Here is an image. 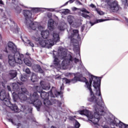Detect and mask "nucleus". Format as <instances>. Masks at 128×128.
Segmentation results:
<instances>
[{
    "instance_id": "obj_18",
    "label": "nucleus",
    "mask_w": 128,
    "mask_h": 128,
    "mask_svg": "<svg viewBox=\"0 0 128 128\" xmlns=\"http://www.w3.org/2000/svg\"><path fill=\"white\" fill-rule=\"evenodd\" d=\"M48 28L50 30H54V20L50 18L48 22Z\"/></svg>"
},
{
    "instance_id": "obj_56",
    "label": "nucleus",
    "mask_w": 128,
    "mask_h": 128,
    "mask_svg": "<svg viewBox=\"0 0 128 128\" xmlns=\"http://www.w3.org/2000/svg\"><path fill=\"white\" fill-rule=\"evenodd\" d=\"M60 90H62V86H60Z\"/></svg>"
},
{
    "instance_id": "obj_34",
    "label": "nucleus",
    "mask_w": 128,
    "mask_h": 128,
    "mask_svg": "<svg viewBox=\"0 0 128 128\" xmlns=\"http://www.w3.org/2000/svg\"><path fill=\"white\" fill-rule=\"evenodd\" d=\"M80 12H86V14H90V12H88L87 10L86 9V8H79L78 9Z\"/></svg>"
},
{
    "instance_id": "obj_61",
    "label": "nucleus",
    "mask_w": 128,
    "mask_h": 128,
    "mask_svg": "<svg viewBox=\"0 0 128 128\" xmlns=\"http://www.w3.org/2000/svg\"><path fill=\"white\" fill-rule=\"evenodd\" d=\"M50 92H51V94H52V90H50Z\"/></svg>"
},
{
    "instance_id": "obj_40",
    "label": "nucleus",
    "mask_w": 128,
    "mask_h": 128,
    "mask_svg": "<svg viewBox=\"0 0 128 128\" xmlns=\"http://www.w3.org/2000/svg\"><path fill=\"white\" fill-rule=\"evenodd\" d=\"M25 72H26V74H30L31 72H30V68H26V69Z\"/></svg>"
},
{
    "instance_id": "obj_28",
    "label": "nucleus",
    "mask_w": 128,
    "mask_h": 128,
    "mask_svg": "<svg viewBox=\"0 0 128 128\" xmlns=\"http://www.w3.org/2000/svg\"><path fill=\"white\" fill-rule=\"evenodd\" d=\"M36 68H37V70H38L39 72H40V74H44V70H42V67H40V64H36Z\"/></svg>"
},
{
    "instance_id": "obj_11",
    "label": "nucleus",
    "mask_w": 128,
    "mask_h": 128,
    "mask_svg": "<svg viewBox=\"0 0 128 128\" xmlns=\"http://www.w3.org/2000/svg\"><path fill=\"white\" fill-rule=\"evenodd\" d=\"M12 95L14 102H16V98H18V96L20 100H22L23 102H26V100H28L26 95L24 93H22V92H19L18 95L16 94V92H14Z\"/></svg>"
},
{
    "instance_id": "obj_17",
    "label": "nucleus",
    "mask_w": 128,
    "mask_h": 128,
    "mask_svg": "<svg viewBox=\"0 0 128 128\" xmlns=\"http://www.w3.org/2000/svg\"><path fill=\"white\" fill-rule=\"evenodd\" d=\"M9 108L12 110H14V112H20V110L18 109V106L16 104H12L10 101V104H9L8 106Z\"/></svg>"
},
{
    "instance_id": "obj_6",
    "label": "nucleus",
    "mask_w": 128,
    "mask_h": 128,
    "mask_svg": "<svg viewBox=\"0 0 128 128\" xmlns=\"http://www.w3.org/2000/svg\"><path fill=\"white\" fill-rule=\"evenodd\" d=\"M78 30H72V33L69 36V38L70 40L71 44H72L74 46H76L78 44V41L76 40H80V34H78Z\"/></svg>"
},
{
    "instance_id": "obj_19",
    "label": "nucleus",
    "mask_w": 128,
    "mask_h": 128,
    "mask_svg": "<svg viewBox=\"0 0 128 128\" xmlns=\"http://www.w3.org/2000/svg\"><path fill=\"white\" fill-rule=\"evenodd\" d=\"M18 76V72L16 70H10L8 72V76H10L11 80L14 78Z\"/></svg>"
},
{
    "instance_id": "obj_62",
    "label": "nucleus",
    "mask_w": 128,
    "mask_h": 128,
    "mask_svg": "<svg viewBox=\"0 0 128 128\" xmlns=\"http://www.w3.org/2000/svg\"><path fill=\"white\" fill-rule=\"evenodd\" d=\"M2 66V64L0 63V68H1Z\"/></svg>"
},
{
    "instance_id": "obj_41",
    "label": "nucleus",
    "mask_w": 128,
    "mask_h": 128,
    "mask_svg": "<svg viewBox=\"0 0 128 128\" xmlns=\"http://www.w3.org/2000/svg\"><path fill=\"white\" fill-rule=\"evenodd\" d=\"M28 44H30V46H32V48H34V43H32L30 40H28Z\"/></svg>"
},
{
    "instance_id": "obj_54",
    "label": "nucleus",
    "mask_w": 128,
    "mask_h": 128,
    "mask_svg": "<svg viewBox=\"0 0 128 128\" xmlns=\"http://www.w3.org/2000/svg\"><path fill=\"white\" fill-rule=\"evenodd\" d=\"M103 128H108V126H103Z\"/></svg>"
},
{
    "instance_id": "obj_39",
    "label": "nucleus",
    "mask_w": 128,
    "mask_h": 128,
    "mask_svg": "<svg viewBox=\"0 0 128 128\" xmlns=\"http://www.w3.org/2000/svg\"><path fill=\"white\" fill-rule=\"evenodd\" d=\"M32 10L34 12H40V8H32Z\"/></svg>"
},
{
    "instance_id": "obj_27",
    "label": "nucleus",
    "mask_w": 128,
    "mask_h": 128,
    "mask_svg": "<svg viewBox=\"0 0 128 128\" xmlns=\"http://www.w3.org/2000/svg\"><path fill=\"white\" fill-rule=\"evenodd\" d=\"M28 76L24 74V75H21V77L20 78V80L22 82H26L28 80Z\"/></svg>"
},
{
    "instance_id": "obj_37",
    "label": "nucleus",
    "mask_w": 128,
    "mask_h": 128,
    "mask_svg": "<svg viewBox=\"0 0 128 128\" xmlns=\"http://www.w3.org/2000/svg\"><path fill=\"white\" fill-rule=\"evenodd\" d=\"M80 126V124L78 122L76 121L75 122L74 127L75 128H79Z\"/></svg>"
},
{
    "instance_id": "obj_14",
    "label": "nucleus",
    "mask_w": 128,
    "mask_h": 128,
    "mask_svg": "<svg viewBox=\"0 0 128 128\" xmlns=\"http://www.w3.org/2000/svg\"><path fill=\"white\" fill-rule=\"evenodd\" d=\"M8 48L9 50L11 52H16L18 50V48H16V46L12 42H10L8 44Z\"/></svg>"
},
{
    "instance_id": "obj_3",
    "label": "nucleus",
    "mask_w": 128,
    "mask_h": 128,
    "mask_svg": "<svg viewBox=\"0 0 128 128\" xmlns=\"http://www.w3.org/2000/svg\"><path fill=\"white\" fill-rule=\"evenodd\" d=\"M37 92H39V94H40V97L44 100V104L46 106L54 104L58 102V101L56 100V97L54 96H50V94L42 90H37Z\"/></svg>"
},
{
    "instance_id": "obj_63",
    "label": "nucleus",
    "mask_w": 128,
    "mask_h": 128,
    "mask_svg": "<svg viewBox=\"0 0 128 128\" xmlns=\"http://www.w3.org/2000/svg\"><path fill=\"white\" fill-rule=\"evenodd\" d=\"M69 128H75L74 127H70Z\"/></svg>"
},
{
    "instance_id": "obj_45",
    "label": "nucleus",
    "mask_w": 128,
    "mask_h": 128,
    "mask_svg": "<svg viewBox=\"0 0 128 128\" xmlns=\"http://www.w3.org/2000/svg\"><path fill=\"white\" fill-rule=\"evenodd\" d=\"M7 88H8V92H10L12 90L10 86H7Z\"/></svg>"
},
{
    "instance_id": "obj_36",
    "label": "nucleus",
    "mask_w": 128,
    "mask_h": 128,
    "mask_svg": "<svg viewBox=\"0 0 128 128\" xmlns=\"http://www.w3.org/2000/svg\"><path fill=\"white\" fill-rule=\"evenodd\" d=\"M21 90L22 92H21L22 94H26V92L28 90H26V88L22 86L21 87Z\"/></svg>"
},
{
    "instance_id": "obj_4",
    "label": "nucleus",
    "mask_w": 128,
    "mask_h": 128,
    "mask_svg": "<svg viewBox=\"0 0 128 128\" xmlns=\"http://www.w3.org/2000/svg\"><path fill=\"white\" fill-rule=\"evenodd\" d=\"M38 40L39 41V44H40L42 48H44L46 46H52L54 44V42H60V36L56 33H53V40H44L40 38Z\"/></svg>"
},
{
    "instance_id": "obj_25",
    "label": "nucleus",
    "mask_w": 128,
    "mask_h": 128,
    "mask_svg": "<svg viewBox=\"0 0 128 128\" xmlns=\"http://www.w3.org/2000/svg\"><path fill=\"white\" fill-rule=\"evenodd\" d=\"M31 80L32 82H38V77H36V76L34 73H33L31 76Z\"/></svg>"
},
{
    "instance_id": "obj_1",
    "label": "nucleus",
    "mask_w": 128,
    "mask_h": 128,
    "mask_svg": "<svg viewBox=\"0 0 128 128\" xmlns=\"http://www.w3.org/2000/svg\"><path fill=\"white\" fill-rule=\"evenodd\" d=\"M83 82L86 83L87 88L90 92V98H88V102H94L102 108L104 104L102 92H100V82L102 78L91 74L89 78V82L86 78H83Z\"/></svg>"
},
{
    "instance_id": "obj_13",
    "label": "nucleus",
    "mask_w": 128,
    "mask_h": 128,
    "mask_svg": "<svg viewBox=\"0 0 128 128\" xmlns=\"http://www.w3.org/2000/svg\"><path fill=\"white\" fill-rule=\"evenodd\" d=\"M84 78H85L82 77V74L78 73L76 74V76H74L72 81H73L74 82H75V84L76 82H84Z\"/></svg>"
},
{
    "instance_id": "obj_60",
    "label": "nucleus",
    "mask_w": 128,
    "mask_h": 128,
    "mask_svg": "<svg viewBox=\"0 0 128 128\" xmlns=\"http://www.w3.org/2000/svg\"><path fill=\"white\" fill-rule=\"evenodd\" d=\"M0 40H2V35L0 34Z\"/></svg>"
},
{
    "instance_id": "obj_24",
    "label": "nucleus",
    "mask_w": 128,
    "mask_h": 128,
    "mask_svg": "<svg viewBox=\"0 0 128 128\" xmlns=\"http://www.w3.org/2000/svg\"><path fill=\"white\" fill-rule=\"evenodd\" d=\"M62 80L65 82L66 84H70V82H72V84H76V82L72 81L74 78L68 79V78H64Z\"/></svg>"
},
{
    "instance_id": "obj_47",
    "label": "nucleus",
    "mask_w": 128,
    "mask_h": 128,
    "mask_svg": "<svg viewBox=\"0 0 128 128\" xmlns=\"http://www.w3.org/2000/svg\"><path fill=\"white\" fill-rule=\"evenodd\" d=\"M9 122H12V124H14V120H12V118H9L8 119Z\"/></svg>"
},
{
    "instance_id": "obj_10",
    "label": "nucleus",
    "mask_w": 128,
    "mask_h": 128,
    "mask_svg": "<svg viewBox=\"0 0 128 128\" xmlns=\"http://www.w3.org/2000/svg\"><path fill=\"white\" fill-rule=\"evenodd\" d=\"M14 54V56H12L16 60V64H22V62L24 60V56L22 54H20V52L16 51V52H13Z\"/></svg>"
},
{
    "instance_id": "obj_29",
    "label": "nucleus",
    "mask_w": 128,
    "mask_h": 128,
    "mask_svg": "<svg viewBox=\"0 0 128 128\" xmlns=\"http://www.w3.org/2000/svg\"><path fill=\"white\" fill-rule=\"evenodd\" d=\"M68 22H69L70 24H72L74 22V17L72 16H68Z\"/></svg>"
},
{
    "instance_id": "obj_49",
    "label": "nucleus",
    "mask_w": 128,
    "mask_h": 128,
    "mask_svg": "<svg viewBox=\"0 0 128 128\" xmlns=\"http://www.w3.org/2000/svg\"><path fill=\"white\" fill-rule=\"evenodd\" d=\"M72 10L74 11V10H78V8H76V7H74L72 8Z\"/></svg>"
},
{
    "instance_id": "obj_35",
    "label": "nucleus",
    "mask_w": 128,
    "mask_h": 128,
    "mask_svg": "<svg viewBox=\"0 0 128 128\" xmlns=\"http://www.w3.org/2000/svg\"><path fill=\"white\" fill-rule=\"evenodd\" d=\"M23 60H24V62L26 66H32V62H30V61L26 60L24 59Z\"/></svg>"
},
{
    "instance_id": "obj_46",
    "label": "nucleus",
    "mask_w": 128,
    "mask_h": 128,
    "mask_svg": "<svg viewBox=\"0 0 128 128\" xmlns=\"http://www.w3.org/2000/svg\"><path fill=\"white\" fill-rule=\"evenodd\" d=\"M60 78H62V77L60 76L56 77V80H60Z\"/></svg>"
},
{
    "instance_id": "obj_23",
    "label": "nucleus",
    "mask_w": 128,
    "mask_h": 128,
    "mask_svg": "<svg viewBox=\"0 0 128 128\" xmlns=\"http://www.w3.org/2000/svg\"><path fill=\"white\" fill-rule=\"evenodd\" d=\"M40 86L42 88L45 90H48L50 88V86L48 84H42V82H40Z\"/></svg>"
},
{
    "instance_id": "obj_16",
    "label": "nucleus",
    "mask_w": 128,
    "mask_h": 128,
    "mask_svg": "<svg viewBox=\"0 0 128 128\" xmlns=\"http://www.w3.org/2000/svg\"><path fill=\"white\" fill-rule=\"evenodd\" d=\"M24 16L25 17V20H30V18H32V12L28 10H24Z\"/></svg>"
},
{
    "instance_id": "obj_26",
    "label": "nucleus",
    "mask_w": 128,
    "mask_h": 128,
    "mask_svg": "<svg viewBox=\"0 0 128 128\" xmlns=\"http://www.w3.org/2000/svg\"><path fill=\"white\" fill-rule=\"evenodd\" d=\"M118 126L120 128H128V125L124 124V122H120L118 124Z\"/></svg>"
},
{
    "instance_id": "obj_51",
    "label": "nucleus",
    "mask_w": 128,
    "mask_h": 128,
    "mask_svg": "<svg viewBox=\"0 0 128 128\" xmlns=\"http://www.w3.org/2000/svg\"><path fill=\"white\" fill-rule=\"evenodd\" d=\"M0 4H4V2L2 0H0Z\"/></svg>"
},
{
    "instance_id": "obj_20",
    "label": "nucleus",
    "mask_w": 128,
    "mask_h": 128,
    "mask_svg": "<svg viewBox=\"0 0 128 128\" xmlns=\"http://www.w3.org/2000/svg\"><path fill=\"white\" fill-rule=\"evenodd\" d=\"M41 35L43 38L46 40L48 38V36H50V32L48 30L42 31Z\"/></svg>"
},
{
    "instance_id": "obj_43",
    "label": "nucleus",
    "mask_w": 128,
    "mask_h": 128,
    "mask_svg": "<svg viewBox=\"0 0 128 128\" xmlns=\"http://www.w3.org/2000/svg\"><path fill=\"white\" fill-rule=\"evenodd\" d=\"M80 114H84V110H82L80 111Z\"/></svg>"
},
{
    "instance_id": "obj_55",
    "label": "nucleus",
    "mask_w": 128,
    "mask_h": 128,
    "mask_svg": "<svg viewBox=\"0 0 128 128\" xmlns=\"http://www.w3.org/2000/svg\"><path fill=\"white\" fill-rule=\"evenodd\" d=\"M42 28V26H38V29Z\"/></svg>"
},
{
    "instance_id": "obj_7",
    "label": "nucleus",
    "mask_w": 128,
    "mask_h": 128,
    "mask_svg": "<svg viewBox=\"0 0 128 128\" xmlns=\"http://www.w3.org/2000/svg\"><path fill=\"white\" fill-rule=\"evenodd\" d=\"M0 100L2 101L3 106H10V96L9 94H8L6 96V90H2L0 92Z\"/></svg>"
},
{
    "instance_id": "obj_8",
    "label": "nucleus",
    "mask_w": 128,
    "mask_h": 128,
    "mask_svg": "<svg viewBox=\"0 0 128 128\" xmlns=\"http://www.w3.org/2000/svg\"><path fill=\"white\" fill-rule=\"evenodd\" d=\"M95 112H96L94 113V116H93V118H90V120H92V122L94 124H98L100 122V116H104V114H106V112H104V110H100V109H98L96 108H95Z\"/></svg>"
},
{
    "instance_id": "obj_52",
    "label": "nucleus",
    "mask_w": 128,
    "mask_h": 128,
    "mask_svg": "<svg viewBox=\"0 0 128 128\" xmlns=\"http://www.w3.org/2000/svg\"><path fill=\"white\" fill-rule=\"evenodd\" d=\"M68 2H68V1L67 2H66L64 4V6H67V4H68Z\"/></svg>"
},
{
    "instance_id": "obj_9",
    "label": "nucleus",
    "mask_w": 128,
    "mask_h": 128,
    "mask_svg": "<svg viewBox=\"0 0 128 128\" xmlns=\"http://www.w3.org/2000/svg\"><path fill=\"white\" fill-rule=\"evenodd\" d=\"M108 4L110 10L113 12H118L120 8V4H118V2L116 0L112 2L109 1L108 2Z\"/></svg>"
},
{
    "instance_id": "obj_32",
    "label": "nucleus",
    "mask_w": 128,
    "mask_h": 128,
    "mask_svg": "<svg viewBox=\"0 0 128 128\" xmlns=\"http://www.w3.org/2000/svg\"><path fill=\"white\" fill-rule=\"evenodd\" d=\"M12 88L14 90H18L20 88V87L18 86V85L16 83L12 84Z\"/></svg>"
},
{
    "instance_id": "obj_2",
    "label": "nucleus",
    "mask_w": 128,
    "mask_h": 128,
    "mask_svg": "<svg viewBox=\"0 0 128 128\" xmlns=\"http://www.w3.org/2000/svg\"><path fill=\"white\" fill-rule=\"evenodd\" d=\"M58 54L59 56H60L62 60H64L62 63V66H70L74 60L75 64H78L80 62V60L76 58H74V57L70 54H68L64 48H59ZM66 54L68 55L66 56Z\"/></svg>"
},
{
    "instance_id": "obj_15",
    "label": "nucleus",
    "mask_w": 128,
    "mask_h": 128,
    "mask_svg": "<svg viewBox=\"0 0 128 128\" xmlns=\"http://www.w3.org/2000/svg\"><path fill=\"white\" fill-rule=\"evenodd\" d=\"M8 63L10 66H14L16 64V60L12 54L8 56Z\"/></svg>"
},
{
    "instance_id": "obj_53",
    "label": "nucleus",
    "mask_w": 128,
    "mask_h": 128,
    "mask_svg": "<svg viewBox=\"0 0 128 128\" xmlns=\"http://www.w3.org/2000/svg\"><path fill=\"white\" fill-rule=\"evenodd\" d=\"M78 2V4H80V5H82V2H80V1H77Z\"/></svg>"
},
{
    "instance_id": "obj_50",
    "label": "nucleus",
    "mask_w": 128,
    "mask_h": 128,
    "mask_svg": "<svg viewBox=\"0 0 128 128\" xmlns=\"http://www.w3.org/2000/svg\"><path fill=\"white\" fill-rule=\"evenodd\" d=\"M48 18H52V14H48Z\"/></svg>"
},
{
    "instance_id": "obj_48",
    "label": "nucleus",
    "mask_w": 128,
    "mask_h": 128,
    "mask_svg": "<svg viewBox=\"0 0 128 128\" xmlns=\"http://www.w3.org/2000/svg\"><path fill=\"white\" fill-rule=\"evenodd\" d=\"M68 2H70V4H72V2H74V0H70Z\"/></svg>"
},
{
    "instance_id": "obj_58",
    "label": "nucleus",
    "mask_w": 128,
    "mask_h": 128,
    "mask_svg": "<svg viewBox=\"0 0 128 128\" xmlns=\"http://www.w3.org/2000/svg\"><path fill=\"white\" fill-rule=\"evenodd\" d=\"M106 0V2H110V0Z\"/></svg>"
},
{
    "instance_id": "obj_30",
    "label": "nucleus",
    "mask_w": 128,
    "mask_h": 128,
    "mask_svg": "<svg viewBox=\"0 0 128 128\" xmlns=\"http://www.w3.org/2000/svg\"><path fill=\"white\" fill-rule=\"evenodd\" d=\"M29 26L30 28L33 30H36V28H38V26L34 24V23H33L32 24H30Z\"/></svg>"
},
{
    "instance_id": "obj_12",
    "label": "nucleus",
    "mask_w": 128,
    "mask_h": 128,
    "mask_svg": "<svg viewBox=\"0 0 128 128\" xmlns=\"http://www.w3.org/2000/svg\"><path fill=\"white\" fill-rule=\"evenodd\" d=\"M21 112H24L26 114H32V108H28V104L22 105L20 108Z\"/></svg>"
},
{
    "instance_id": "obj_38",
    "label": "nucleus",
    "mask_w": 128,
    "mask_h": 128,
    "mask_svg": "<svg viewBox=\"0 0 128 128\" xmlns=\"http://www.w3.org/2000/svg\"><path fill=\"white\" fill-rule=\"evenodd\" d=\"M96 10L98 14H100V16H102L104 14V13L103 12L98 10V9H96Z\"/></svg>"
},
{
    "instance_id": "obj_59",
    "label": "nucleus",
    "mask_w": 128,
    "mask_h": 128,
    "mask_svg": "<svg viewBox=\"0 0 128 128\" xmlns=\"http://www.w3.org/2000/svg\"><path fill=\"white\" fill-rule=\"evenodd\" d=\"M5 52H8V50H7V49H6V50H5Z\"/></svg>"
},
{
    "instance_id": "obj_22",
    "label": "nucleus",
    "mask_w": 128,
    "mask_h": 128,
    "mask_svg": "<svg viewBox=\"0 0 128 128\" xmlns=\"http://www.w3.org/2000/svg\"><path fill=\"white\" fill-rule=\"evenodd\" d=\"M106 20H107L106 19H99V20H96L94 22H90V24H91L92 26H94V24H98V22H106Z\"/></svg>"
},
{
    "instance_id": "obj_5",
    "label": "nucleus",
    "mask_w": 128,
    "mask_h": 128,
    "mask_svg": "<svg viewBox=\"0 0 128 128\" xmlns=\"http://www.w3.org/2000/svg\"><path fill=\"white\" fill-rule=\"evenodd\" d=\"M40 96L38 94V92H34L32 96V99L30 100V104H33L35 108L37 109V110L39 112L40 110V108L42 106V101L38 99Z\"/></svg>"
},
{
    "instance_id": "obj_42",
    "label": "nucleus",
    "mask_w": 128,
    "mask_h": 128,
    "mask_svg": "<svg viewBox=\"0 0 128 128\" xmlns=\"http://www.w3.org/2000/svg\"><path fill=\"white\" fill-rule=\"evenodd\" d=\"M58 28L60 30H64V28L62 26H59Z\"/></svg>"
},
{
    "instance_id": "obj_21",
    "label": "nucleus",
    "mask_w": 128,
    "mask_h": 128,
    "mask_svg": "<svg viewBox=\"0 0 128 128\" xmlns=\"http://www.w3.org/2000/svg\"><path fill=\"white\" fill-rule=\"evenodd\" d=\"M84 116H86L88 118H94V115L88 110H84Z\"/></svg>"
},
{
    "instance_id": "obj_57",
    "label": "nucleus",
    "mask_w": 128,
    "mask_h": 128,
    "mask_svg": "<svg viewBox=\"0 0 128 128\" xmlns=\"http://www.w3.org/2000/svg\"><path fill=\"white\" fill-rule=\"evenodd\" d=\"M51 128H56L54 127V126H51Z\"/></svg>"
},
{
    "instance_id": "obj_44",
    "label": "nucleus",
    "mask_w": 128,
    "mask_h": 128,
    "mask_svg": "<svg viewBox=\"0 0 128 128\" xmlns=\"http://www.w3.org/2000/svg\"><path fill=\"white\" fill-rule=\"evenodd\" d=\"M90 8H96V6H94V4H90Z\"/></svg>"
},
{
    "instance_id": "obj_31",
    "label": "nucleus",
    "mask_w": 128,
    "mask_h": 128,
    "mask_svg": "<svg viewBox=\"0 0 128 128\" xmlns=\"http://www.w3.org/2000/svg\"><path fill=\"white\" fill-rule=\"evenodd\" d=\"M81 16H82V18H86V20H90L91 18L90 15H88V14L86 13H82L81 14Z\"/></svg>"
},
{
    "instance_id": "obj_64",
    "label": "nucleus",
    "mask_w": 128,
    "mask_h": 128,
    "mask_svg": "<svg viewBox=\"0 0 128 128\" xmlns=\"http://www.w3.org/2000/svg\"><path fill=\"white\" fill-rule=\"evenodd\" d=\"M12 2H16V0H12Z\"/></svg>"
},
{
    "instance_id": "obj_33",
    "label": "nucleus",
    "mask_w": 128,
    "mask_h": 128,
    "mask_svg": "<svg viewBox=\"0 0 128 128\" xmlns=\"http://www.w3.org/2000/svg\"><path fill=\"white\" fill-rule=\"evenodd\" d=\"M54 64H55V66H58V64H60V60H58V58H55L54 60Z\"/></svg>"
}]
</instances>
